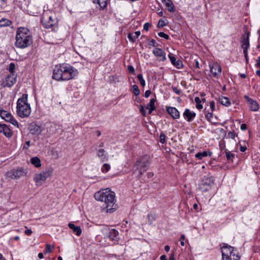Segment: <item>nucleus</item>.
Wrapping results in <instances>:
<instances>
[{
  "label": "nucleus",
  "mask_w": 260,
  "mask_h": 260,
  "mask_svg": "<svg viewBox=\"0 0 260 260\" xmlns=\"http://www.w3.org/2000/svg\"><path fill=\"white\" fill-rule=\"evenodd\" d=\"M162 3L168 8V10L170 12H174L175 10L174 5L171 0H163Z\"/></svg>",
  "instance_id": "5701e85b"
},
{
  "label": "nucleus",
  "mask_w": 260,
  "mask_h": 260,
  "mask_svg": "<svg viewBox=\"0 0 260 260\" xmlns=\"http://www.w3.org/2000/svg\"><path fill=\"white\" fill-rule=\"evenodd\" d=\"M221 252H222V256H229V257H233V255H238L236 254L234 252V247L225 244H224L223 246L221 248Z\"/></svg>",
  "instance_id": "9b49d317"
},
{
  "label": "nucleus",
  "mask_w": 260,
  "mask_h": 260,
  "mask_svg": "<svg viewBox=\"0 0 260 260\" xmlns=\"http://www.w3.org/2000/svg\"><path fill=\"white\" fill-rule=\"evenodd\" d=\"M50 12H46L43 14L42 22L46 28H50L56 24V19L53 15Z\"/></svg>",
  "instance_id": "0eeeda50"
},
{
  "label": "nucleus",
  "mask_w": 260,
  "mask_h": 260,
  "mask_svg": "<svg viewBox=\"0 0 260 260\" xmlns=\"http://www.w3.org/2000/svg\"><path fill=\"white\" fill-rule=\"evenodd\" d=\"M210 107L211 112H213L215 110V103L213 101H210L209 103Z\"/></svg>",
  "instance_id": "3c124183"
},
{
  "label": "nucleus",
  "mask_w": 260,
  "mask_h": 260,
  "mask_svg": "<svg viewBox=\"0 0 260 260\" xmlns=\"http://www.w3.org/2000/svg\"><path fill=\"white\" fill-rule=\"evenodd\" d=\"M16 77H14V75H9L6 79V84L8 87H11L16 82Z\"/></svg>",
  "instance_id": "4be33fe9"
},
{
  "label": "nucleus",
  "mask_w": 260,
  "mask_h": 260,
  "mask_svg": "<svg viewBox=\"0 0 260 260\" xmlns=\"http://www.w3.org/2000/svg\"><path fill=\"white\" fill-rule=\"evenodd\" d=\"M30 144V141H27L25 142V144H24L23 146V149H27L29 147Z\"/></svg>",
  "instance_id": "603ef678"
},
{
  "label": "nucleus",
  "mask_w": 260,
  "mask_h": 260,
  "mask_svg": "<svg viewBox=\"0 0 260 260\" xmlns=\"http://www.w3.org/2000/svg\"><path fill=\"white\" fill-rule=\"evenodd\" d=\"M0 116L6 121L10 122L13 125H16V121L13 119L11 115L7 111L0 110Z\"/></svg>",
  "instance_id": "ddd939ff"
},
{
  "label": "nucleus",
  "mask_w": 260,
  "mask_h": 260,
  "mask_svg": "<svg viewBox=\"0 0 260 260\" xmlns=\"http://www.w3.org/2000/svg\"><path fill=\"white\" fill-rule=\"evenodd\" d=\"M219 102L221 104L226 107H229L231 105V102L229 99L225 96H221L219 98Z\"/></svg>",
  "instance_id": "c85d7f7f"
},
{
  "label": "nucleus",
  "mask_w": 260,
  "mask_h": 260,
  "mask_svg": "<svg viewBox=\"0 0 260 260\" xmlns=\"http://www.w3.org/2000/svg\"><path fill=\"white\" fill-rule=\"evenodd\" d=\"M97 156L102 161L108 160L107 153L104 149H100L98 150Z\"/></svg>",
  "instance_id": "aec40b11"
},
{
  "label": "nucleus",
  "mask_w": 260,
  "mask_h": 260,
  "mask_svg": "<svg viewBox=\"0 0 260 260\" xmlns=\"http://www.w3.org/2000/svg\"><path fill=\"white\" fill-rule=\"evenodd\" d=\"M148 165V161L145 158H141L138 160L135 165L136 168L134 171V174L137 177H140L146 171Z\"/></svg>",
  "instance_id": "20e7f679"
},
{
  "label": "nucleus",
  "mask_w": 260,
  "mask_h": 260,
  "mask_svg": "<svg viewBox=\"0 0 260 260\" xmlns=\"http://www.w3.org/2000/svg\"><path fill=\"white\" fill-rule=\"evenodd\" d=\"M167 25V23H166L165 21L163 19H160L158 23V27H162L165 26Z\"/></svg>",
  "instance_id": "de8ad7c7"
},
{
  "label": "nucleus",
  "mask_w": 260,
  "mask_h": 260,
  "mask_svg": "<svg viewBox=\"0 0 260 260\" xmlns=\"http://www.w3.org/2000/svg\"><path fill=\"white\" fill-rule=\"evenodd\" d=\"M17 105V115L21 117H28L30 114V107L29 105H24L18 107Z\"/></svg>",
  "instance_id": "9d476101"
},
{
  "label": "nucleus",
  "mask_w": 260,
  "mask_h": 260,
  "mask_svg": "<svg viewBox=\"0 0 260 260\" xmlns=\"http://www.w3.org/2000/svg\"><path fill=\"white\" fill-rule=\"evenodd\" d=\"M160 260H167L166 256L165 255H162L160 257Z\"/></svg>",
  "instance_id": "774afa93"
},
{
  "label": "nucleus",
  "mask_w": 260,
  "mask_h": 260,
  "mask_svg": "<svg viewBox=\"0 0 260 260\" xmlns=\"http://www.w3.org/2000/svg\"><path fill=\"white\" fill-rule=\"evenodd\" d=\"M140 34L141 33L140 31H136L133 33H129L127 37L130 41L134 42L140 36Z\"/></svg>",
  "instance_id": "a878e982"
},
{
  "label": "nucleus",
  "mask_w": 260,
  "mask_h": 260,
  "mask_svg": "<svg viewBox=\"0 0 260 260\" xmlns=\"http://www.w3.org/2000/svg\"><path fill=\"white\" fill-rule=\"evenodd\" d=\"M53 172V169L50 167L40 173L36 174L34 177L36 185L37 186L42 185L47 179L52 175Z\"/></svg>",
  "instance_id": "7ed1b4c3"
},
{
  "label": "nucleus",
  "mask_w": 260,
  "mask_h": 260,
  "mask_svg": "<svg viewBox=\"0 0 260 260\" xmlns=\"http://www.w3.org/2000/svg\"><path fill=\"white\" fill-rule=\"evenodd\" d=\"M244 98L248 103L249 109L251 111H257L258 110L259 107L258 103L256 101L253 100L247 95H245Z\"/></svg>",
  "instance_id": "4468645a"
},
{
  "label": "nucleus",
  "mask_w": 260,
  "mask_h": 260,
  "mask_svg": "<svg viewBox=\"0 0 260 260\" xmlns=\"http://www.w3.org/2000/svg\"><path fill=\"white\" fill-rule=\"evenodd\" d=\"M109 238L112 241H117L118 239V232L115 230H112L109 232Z\"/></svg>",
  "instance_id": "bb28decb"
},
{
  "label": "nucleus",
  "mask_w": 260,
  "mask_h": 260,
  "mask_svg": "<svg viewBox=\"0 0 260 260\" xmlns=\"http://www.w3.org/2000/svg\"><path fill=\"white\" fill-rule=\"evenodd\" d=\"M68 226L70 229H72L73 232L77 236H79L81 234L82 230L79 226H75L73 223H69Z\"/></svg>",
  "instance_id": "412c9836"
},
{
  "label": "nucleus",
  "mask_w": 260,
  "mask_h": 260,
  "mask_svg": "<svg viewBox=\"0 0 260 260\" xmlns=\"http://www.w3.org/2000/svg\"><path fill=\"white\" fill-rule=\"evenodd\" d=\"M133 91L136 95H138L140 94V90L137 85H134L133 86Z\"/></svg>",
  "instance_id": "ea45409f"
},
{
  "label": "nucleus",
  "mask_w": 260,
  "mask_h": 260,
  "mask_svg": "<svg viewBox=\"0 0 260 260\" xmlns=\"http://www.w3.org/2000/svg\"><path fill=\"white\" fill-rule=\"evenodd\" d=\"M29 131L32 135H39L42 132L40 126L36 124H31L29 126Z\"/></svg>",
  "instance_id": "6ab92c4d"
},
{
  "label": "nucleus",
  "mask_w": 260,
  "mask_h": 260,
  "mask_svg": "<svg viewBox=\"0 0 260 260\" xmlns=\"http://www.w3.org/2000/svg\"><path fill=\"white\" fill-rule=\"evenodd\" d=\"M128 70L129 72L132 73H134L135 70H134V68L132 66H128Z\"/></svg>",
  "instance_id": "052dcab7"
},
{
  "label": "nucleus",
  "mask_w": 260,
  "mask_h": 260,
  "mask_svg": "<svg viewBox=\"0 0 260 260\" xmlns=\"http://www.w3.org/2000/svg\"><path fill=\"white\" fill-rule=\"evenodd\" d=\"M32 43V37L29 30L24 27L17 28V47L24 48Z\"/></svg>",
  "instance_id": "f03ea898"
},
{
  "label": "nucleus",
  "mask_w": 260,
  "mask_h": 260,
  "mask_svg": "<svg viewBox=\"0 0 260 260\" xmlns=\"http://www.w3.org/2000/svg\"><path fill=\"white\" fill-rule=\"evenodd\" d=\"M249 32H246L243 34L242 37L241 47L243 49H248L249 47Z\"/></svg>",
  "instance_id": "dca6fc26"
},
{
  "label": "nucleus",
  "mask_w": 260,
  "mask_h": 260,
  "mask_svg": "<svg viewBox=\"0 0 260 260\" xmlns=\"http://www.w3.org/2000/svg\"><path fill=\"white\" fill-rule=\"evenodd\" d=\"M185 240V237L184 235H181L180 236L179 241H180V244L181 246H183L185 245L184 241Z\"/></svg>",
  "instance_id": "49530a36"
},
{
  "label": "nucleus",
  "mask_w": 260,
  "mask_h": 260,
  "mask_svg": "<svg viewBox=\"0 0 260 260\" xmlns=\"http://www.w3.org/2000/svg\"><path fill=\"white\" fill-rule=\"evenodd\" d=\"M51 252V246L49 244H47L46 245V248L44 252L45 253H50Z\"/></svg>",
  "instance_id": "09e8293b"
},
{
  "label": "nucleus",
  "mask_w": 260,
  "mask_h": 260,
  "mask_svg": "<svg viewBox=\"0 0 260 260\" xmlns=\"http://www.w3.org/2000/svg\"><path fill=\"white\" fill-rule=\"evenodd\" d=\"M210 70L213 76L218 78L221 73V68L220 66L215 62H211L209 64Z\"/></svg>",
  "instance_id": "1a4fd4ad"
},
{
  "label": "nucleus",
  "mask_w": 260,
  "mask_h": 260,
  "mask_svg": "<svg viewBox=\"0 0 260 260\" xmlns=\"http://www.w3.org/2000/svg\"><path fill=\"white\" fill-rule=\"evenodd\" d=\"M158 36L159 37L163 38H164V39H165L166 40H168L169 38V36L167 34H165V33H164L163 32H158Z\"/></svg>",
  "instance_id": "c03bdc74"
},
{
  "label": "nucleus",
  "mask_w": 260,
  "mask_h": 260,
  "mask_svg": "<svg viewBox=\"0 0 260 260\" xmlns=\"http://www.w3.org/2000/svg\"><path fill=\"white\" fill-rule=\"evenodd\" d=\"M183 116L187 122H191L195 118L196 113L189 109H186L183 113Z\"/></svg>",
  "instance_id": "2eb2a0df"
},
{
  "label": "nucleus",
  "mask_w": 260,
  "mask_h": 260,
  "mask_svg": "<svg viewBox=\"0 0 260 260\" xmlns=\"http://www.w3.org/2000/svg\"><path fill=\"white\" fill-rule=\"evenodd\" d=\"M147 219L148 220V223L151 224L156 219V215L154 213H150L147 215Z\"/></svg>",
  "instance_id": "c756f323"
},
{
  "label": "nucleus",
  "mask_w": 260,
  "mask_h": 260,
  "mask_svg": "<svg viewBox=\"0 0 260 260\" xmlns=\"http://www.w3.org/2000/svg\"><path fill=\"white\" fill-rule=\"evenodd\" d=\"M155 100L154 99H151L149 103L146 106V109L149 110L148 114H150L155 109Z\"/></svg>",
  "instance_id": "393cba45"
},
{
  "label": "nucleus",
  "mask_w": 260,
  "mask_h": 260,
  "mask_svg": "<svg viewBox=\"0 0 260 260\" xmlns=\"http://www.w3.org/2000/svg\"><path fill=\"white\" fill-rule=\"evenodd\" d=\"M11 24V22L6 19H2L0 20V26H9Z\"/></svg>",
  "instance_id": "f704fd0d"
},
{
  "label": "nucleus",
  "mask_w": 260,
  "mask_h": 260,
  "mask_svg": "<svg viewBox=\"0 0 260 260\" xmlns=\"http://www.w3.org/2000/svg\"><path fill=\"white\" fill-rule=\"evenodd\" d=\"M243 53L244 54V56L246 60H247L248 57V49H243Z\"/></svg>",
  "instance_id": "bf43d9fd"
},
{
  "label": "nucleus",
  "mask_w": 260,
  "mask_h": 260,
  "mask_svg": "<svg viewBox=\"0 0 260 260\" xmlns=\"http://www.w3.org/2000/svg\"><path fill=\"white\" fill-rule=\"evenodd\" d=\"M156 42L154 39H151L149 41L148 43V45L150 46H154L155 45Z\"/></svg>",
  "instance_id": "5fc2aeb1"
},
{
  "label": "nucleus",
  "mask_w": 260,
  "mask_h": 260,
  "mask_svg": "<svg viewBox=\"0 0 260 260\" xmlns=\"http://www.w3.org/2000/svg\"><path fill=\"white\" fill-rule=\"evenodd\" d=\"M166 137L164 133H161L159 136L160 142L162 144L165 143L166 142Z\"/></svg>",
  "instance_id": "79ce46f5"
},
{
  "label": "nucleus",
  "mask_w": 260,
  "mask_h": 260,
  "mask_svg": "<svg viewBox=\"0 0 260 260\" xmlns=\"http://www.w3.org/2000/svg\"><path fill=\"white\" fill-rule=\"evenodd\" d=\"M205 117L208 121H211V119L213 117V114H212V112H210L209 111L207 112L205 114Z\"/></svg>",
  "instance_id": "a19ab883"
},
{
  "label": "nucleus",
  "mask_w": 260,
  "mask_h": 260,
  "mask_svg": "<svg viewBox=\"0 0 260 260\" xmlns=\"http://www.w3.org/2000/svg\"><path fill=\"white\" fill-rule=\"evenodd\" d=\"M16 171L15 170H13L7 172L6 173V176L7 178L14 179L16 177Z\"/></svg>",
  "instance_id": "7c9ffc66"
},
{
  "label": "nucleus",
  "mask_w": 260,
  "mask_h": 260,
  "mask_svg": "<svg viewBox=\"0 0 260 260\" xmlns=\"http://www.w3.org/2000/svg\"><path fill=\"white\" fill-rule=\"evenodd\" d=\"M15 68V64L14 63H10V64L9 65V70L12 74H13V73H14Z\"/></svg>",
  "instance_id": "37998d69"
},
{
  "label": "nucleus",
  "mask_w": 260,
  "mask_h": 260,
  "mask_svg": "<svg viewBox=\"0 0 260 260\" xmlns=\"http://www.w3.org/2000/svg\"><path fill=\"white\" fill-rule=\"evenodd\" d=\"M153 54L157 57L159 61H164L166 60V53L161 49L154 48L152 51Z\"/></svg>",
  "instance_id": "f8f14e48"
},
{
  "label": "nucleus",
  "mask_w": 260,
  "mask_h": 260,
  "mask_svg": "<svg viewBox=\"0 0 260 260\" xmlns=\"http://www.w3.org/2000/svg\"><path fill=\"white\" fill-rule=\"evenodd\" d=\"M27 94H23L21 98H19L17 100V105L18 106H22L24 105H29L27 102Z\"/></svg>",
  "instance_id": "b1692460"
},
{
  "label": "nucleus",
  "mask_w": 260,
  "mask_h": 260,
  "mask_svg": "<svg viewBox=\"0 0 260 260\" xmlns=\"http://www.w3.org/2000/svg\"><path fill=\"white\" fill-rule=\"evenodd\" d=\"M150 27V24L148 23H146L144 24L143 28L145 30H148Z\"/></svg>",
  "instance_id": "4d7b16f0"
},
{
  "label": "nucleus",
  "mask_w": 260,
  "mask_h": 260,
  "mask_svg": "<svg viewBox=\"0 0 260 260\" xmlns=\"http://www.w3.org/2000/svg\"><path fill=\"white\" fill-rule=\"evenodd\" d=\"M78 74V70L73 67L66 64L63 81H67L73 79Z\"/></svg>",
  "instance_id": "6e6552de"
},
{
  "label": "nucleus",
  "mask_w": 260,
  "mask_h": 260,
  "mask_svg": "<svg viewBox=\"0 0 260 260\" xmlns=\"http://www.w3.org/2000/svg\"><path fill=\"white\" fill-rule=\"evenodd\" d=\"M151 91L149 90H146L145 92L144 96L145 98H148L150 94H151Z\"/></svg>",
  "instance_id": "6e6d98bb"
},
{
  "label": "nucleus",
  "mask_w": 260,
  "mask_h": 260,
  "mask_svg": "<svg viewBox=\"0 0 260 260\" xmlns=\"http://www.w3.org/2000/svg\"><path fill=\"white\" fill-rule=\"evenodd\" d=\"M226 156L228 160H232L234 157V154L230 151L226 152Z\"/></svg>",
  "instance_id": "a18cd8bd"
},
{
  "label": "nucleus",
  "mask_w": 260,
  "mask_h": 260,
  "mask_svg": "<svg viewBox=\"0 0 260 260\" xmlns=\"http://www.w3.org/2000/svg\"><path fill=\"white\" fill-rule=\"evenodd\" d=\"M256 65L260 68V56H259L256 59Z\"/></svg>",
  "instance_id": "0e129e2a"
},
{
  "label": "nucleus",
  "mask_w": 260,
  "mask_h": 260,
  "mask_svg": "<svg viewBox=\"0 0 260 260\" xmlns=\"http://www.w3.org/2000/svg\"><path fill=\"white\" fill-rule=\"evenodd\" d=\"M4 134L7 136V137H10L12 135V133H11L10 132V130L9 129V131H6V132H5L4 133Z\"/></svg>",
  "instance_id": "13d9d810"
},
{
  "label": "nucleus",
  "mask_w": 260,
  "mask_h": 260,
  "mask_svg": "<svg viewBox=\"0 0 260 260\" xmlns=\"http://www.w3.org/2000/svg\"><path fill=\"white\" fill-rule=\"evenodd\" d=\"M214 184V179L212 176H204L199 184V190L204 192H207L210 190Z\"/></svg>",
  "instance_id": "39448f33"
},
{
  "label": "nucleus",
  "mask_w": 260,
  "mask_h": 260,
  "mask_svg": "<svg viewBox=\"0 0 260 260\" xmlns=\"http://www.w3.org/2000/svg\"><path fill=\"white\" fill-rule=\"evenodd\" d=\"M32 233V231L30 229H26L24 231V234L27 236L30 235Z\"/></svg>",
  "instance_id": "864d4df0"
},
{
  "label": "nucleus",
  "mask_w": 260,
  "mask_h": 260,
  "mask_svg": "<svg viewBox=\"0 0 260 260\" xmlns=\"http://www.w3.org/2000/svg\"><path fill=\"white\" fill-rule=\"evenodd\" d=\"M139 110H140V112L141 113V114H142L144 116H146V113L145 110V109H144V107L142 105H140V106Z\"/></svg>",
  "instance_id": "8fccbe9b"
},
{
  "label": "nucleus",
  "mask_w": 260,
  "mask_h": 260,
  "mask_svg": "<svg viewBox=\"0 0 260 260\" xmlns=\"http://www.w3.org/2000/svg\"><path fill=\"white\" fill-rule=\"evenodd\" d=\"M239 255H233V257L222 256V260H239Z\"/></svg>",
  "instance_id": "72a5a7b5"
},
{
  "label": "nucleus",
  "mask_w": 260,
  "mask_h": 260,
  "mask_svg": "<svg viewBox=\"0 0 260 260\" xmlns=\"http://www.w3.org/2000/svg\"><path fill=\"white\" fill-rule=\"evenodd\" d=\"M111 168L110 165L108 164H104L102 167V171L103 173H106L108 172Z\"/></svg>",
  "instance_id": "c9c22d12"
},
{
  "label": "nucleus",
  "mask_w": 260,
  "mask_h": 260,
  "mask_svg": "<svg viewBox=\"0 0 260 260\" xmlns=\"http://www.w3.org/2000/svg\"><path fill=\"white\" fill-rule=\"evenodd\" d=\"M137 78H138V80L139 81L140 84L143 87H144L145 85V81L143 78L142 75L141 74H138L137 76Z\"/></svg>",
  "instance_id": "e433bc0d"
},
{
  "label": "nucleus",
  "mask_w": 260,
  "mask_h": 260,
  "mask_svg": "<svg viewBox=\"0 0 260 260\" xmlns=\"http://www.w3.org/2000/svg\"><path fill=\"white\" fill-rule=\"evenodd\" d=\"M173 91L177 94H179L180 93V90L177 89L176 87H174L173 88Z\"/></svg>",
  "instance_id": "69168bd1"
},
{
  "label": "nucleus",
  "mask_w": 260,
  "mask_h": 260,
  "mask_svg": "<svg viewBox=\"0 0 260 260\" xmlns=\"http://www.w3.org/2000/svg\"><path fill=\"white\" fill-rule=\"evenodd\" d=\"M30 162L36 168H40L41 167V160L38 157H33L30 158Z\"/></svg>",
  "instance_id": "cd10ccee"
},
{
  "label": "nucleus",
  "mask_w": 260,
  "mask_h": 260,
  "mask_svg": "<svg viewBox=\"0 0 260 260\" xmlns=\"http://www.w3.org/2000/svg\"><path fill=\"white\" fill-rule=\"evenodd\" d=\"M93 2L94 3V4H98L100 6H101V7H102V4L100 2V0H93Z\"/></svg>",
  "instance_id": "e2e57ef3"
},
{
  "label": "nucleus",
  "mask_w": 260,
  "mask_h": 260,
  "mask_svg": "<svg viewBox=\"0 0 260 260\" xmlns=\"http://www.w3.org/2000/svg\"><path fill=\"white\" fill-rule=\"evenodd\" d=\"M6 131H9V128L7 126V125L5 124H1L0 125V133H3V134L6 132Z\"/></svg>",
  "instance_id": "4c0bfd02"
},
{
  "label": "nucleus",
  "mask_w": 260,
  "mask_h": 260,
  "mask_svg": "<svg viewBox=\"0 0 260 260\" xmlns=\"http://www.w3.org/2000/svg\"><path fill=\"white\" fill-rule=\"evenodd\" d=\"M246 147L241 146L240 147V150L241 152H244L246 150Z\"/></svg>",
  "instance_id": "338daca9"
},
{
  "label": "nucleus",
  "mask_w": 260,
  "mask_h": 260,
  "mask_svg": "<svg viewBox=\"0 0 260 260\" xmlns=\"http://www.w3.org/2000/svg\"><path fill=\"white\" fill-rule=\"evenodd\" d=\"M241 129L243 131H244V130H246V128H247V126H246V124H242L241 125Z\"/></svg>",
  "instance_id": "680f3d73"
},
{
  "label": "nucleus",
  "mask_w": 260,
  "mask_h": 260,
  "mask_svg": "<svg viewBox=\"0 0 260 260\" xmlns=\"http://www.w3.org/2000/svg\"><path fill=\"white\" fill-rule=\"evenodd\" d=\"M26 174V170L21 169H17V177H19L20 176H24Z\"/></svg>",
  "instance_id": "58836bf2"
},
{
  "label": "nucleus",
  "mask_w": 260,
  "mask_h": 260,
  "mask_svg": "<svg viewBox=\"0 0 260 260\" xmlns=\"http://www.w3.org/2000/svg\"><path fill=\"white\" fill-rule=\"evenodd\" d=\"M94 197L96 200L104 202L103 210L106 212H112L115 210V193L109 188L103 189L96 192Z\"/></svg>",
  "instance_id": "f257e3e1"
},
{
  "label": "nucleus",
  "mask_w": 260,
  "mask_h": 260,
  "mask_svg": "<svg viewBox=\"0 0 260 260\" xmlns=\"http://www.w3.org/2000/svg\"><path fill=\"white\" fill-rule=\"evenodd\" d=\"M167 111L174 119H178L180 117V113L175 107H170L167 108Z\"/></svg>",
  "instance_id": "a211bd4d"
},
{
  "label": "nucleus",
  "mask_w": 260,
  "mask_h": 260,
  "mask_svg": "<svg viewBox=\"0 0 260 260\" xmlns=\"http://www.w3.org/2000/svg\"><path fill=\"white\" fill-rule=\"evenodd\" d=\"M208 155V152L207 151H203L202 152H199L195 155L196 157L198 159L201 160L203 157H206Z\"/></svg>",
  "instance_id": "2f4dec72"
},
{
  "label": "nucleus",
  "mask_w": 260,
  "mask_h": 260,
  "mask_svg": "<svg viewBox=\"0 0 260 260\" xmlns=\"http://www.w3.org/2000/svg\"><path fill=\"white\" fill-rule=\"evenodd\" d=\"M66 64L62 63L56 65L53 69L52 78L56 81H63V76Z\"/></svg>",
  "instance_id": "423d86ee"
},
{
  "label": "nucleus",
  "mask_w": 260,
  "mask_h": 260,
  "mask_svg": "<svg viewBox=\"0 0 260 260\" xmlns=\"http://www.w3.org/2000/svg\"><path fill=\"white\" fill-rule=\"evenodd\" d=\"M169 58H170L171 63L177 69H180L183 68V64L181 60H176V57L173 56L172 54L169 55Z\"/></svg>",
  "instance_id": "f3484780"
},
{
  "label": "nucleus",
  "mask_w": 260,
  "mask_h": 260,
  "mask_svg": "<svg viewBox=\"0 0 260 260\" xmlns=\"http://www.w3.org/2000/svg\"><path fill=\"white\" fill-rule=\"evenodd\" d=\"M194 101L196 103V108L198 110H201L203 108V106L201 104L202 101L199 97H196Z\"/></svg>",
  "instance_id": "473e14b6"
}]
</instances>
